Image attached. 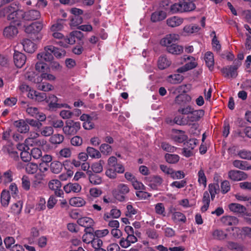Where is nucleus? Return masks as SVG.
<instances>
[{
  "mask_svg": "<svg viewBox=\"0 0 251 251\" xmlns=\"http://www.w3.org/2000/svg\"><path fill=\"white\" fill-rule=\"evenodd\" d=\"M196 7L193 0H181L178 3L171 5L170 9L172 13L191 12Z\"/></svg>",
  "mask_w": 251,
  "mask_h": 251,
  "instance_id": "nucleus-1",
  "label": "nucleus"
},
{
  "mask_svg": "<svg viewBox=\"0 0 251 251\" xmlns=\"http://www.w3.org/2000/svg\"><path fill=\"white\" fill-rule=\"evenodd\" d=\"M80 127V122L68 120L65 122V125L63 127V132L66 136H73L77 133Z\"/></svg>",
  "mask_w": 251,
  "mask_h": 251,
  "instance_id": "nucleus-2",
  "label": "nucleus"
},
{
  "mask_svg": "<svg viewBox=\"0 0 251 251\" xmlns=\"http://www.w3.org/2000/svg\"><path fill=\"white\" fill-rule=\"evenodd\" d=\"M186 86V85H183L179 86L178 88L179 92L182 91L183 93L180 94L176 97L175 102L180 106H184L185 104L190 102L192 100L191 97L188 94H186L187 92L185 89Z\"/></svg>",
  "mask_w": 251,
  "mask_h": 251,
  "instance_id": "nucleus-3",
  "label": "nucleus"
},
{
  "mask_svg": "<svg viewBox=\"0 0 251 251\" xmlns=\"http://www.w3.org/2000/svg\"><path fill=\"white\" fill-rule=\"evenodd\" d=\"M179 40V35L177 34L171 33L166 35L160 42L161 46L165 47L166 49L168 47L174 44Z\"/></svg>",
  "mask_w": 251,
  "mask_h": 251,
  "instance_id": "nucleus-4",
  "label": "nucleus"
},
{
  "mask_svg": "<svg viewBox=\"0 0 251 251\" xmlns=\"http://www.w3.org/2000/svg\"><path fill=\"white\" fill-rule=\"evenodd\" d=\"M42 21L33 22L25 28V32L28 34H37L39 33L44 27Z\"/></svg>",
  "mask_w": 251,
  "mask_h": 251,
  "instance_id": "nucleus-5",
  "label": "nucleus"
},
{
  "mask_svg": "<svg viewBox=\"0 0 251 251\" xmlns=\"http://www.w3.org/2000/svg\"><path fill=\"white\" fill-rule=\"evenodd\" d=\"M49 188L53 191L56 196L61 197L64 193L61 189V183L57 179H52L48 183Z\"/></svg>",
  "mask_w": 251,
  "mask_h": 251,
  "instance_id": "nucleus-6",
  "label": "nucleus"
},
{
  "mask_svg": "<svg viewBox=\"0 0 251 251\" xmlns=\"http://www.w3.org/2000/svg\"><path fill=\"white\" fill-rule=\"evenodd\" d=\"M228 177L235 181L246 179L248 176L244 172L238 170H231L228 173Z\"/></svg>",
  "mask_w": 251,
  "mask_h": 251,
  "instance_id": "nucleus-7",
  "label": "nucleus"
},
{
  "mask_svg": "<svg viewBox=\"0 0 251 251\" xmlns=\"http://www.w3.org/2000/svg\"><path fill=\"white\" fill-rule=\"evenodd\" d=\"M40 17V11L35 9L28 10L23 14V19L25 21H35L39 19Z\"/></svg>",
  "mask_w": 251,
  "mask_h": 251,
  "instance_id": "nucleus-8",
  "label": "nucleus"
},
{
  "mask_svg": "<svg viewBox=\"0 0 251 251\" xmlns=\"http://www.w3.org/2000/svg\"><path fill=\"white\" fill-rule=\"evenodd\" d=\"M240 65V63H237L234 65H231L228 67L223 68L221 70V72L225 75V77L230 75L231 77H236L237 75L236 70Z\"/></svg>",
  "mask_w": 251,
  "mask_h": 251,
  "instance_id": "nucleus-9",
  "label": "nucleus"
},
{
  "mask_svg": "<svg viewBox=\"0 0 251 251\" xmlns=\"http://www.w3.org/2000/svg\"><path fill=\"white\" fill-rule=\"evenodd\" d=\"M25 55L19 51H15L13 55V60L15 65L18 68H21L25 64L26 61Z\"/></svg>",
  "mask_w": 251,
  "mask_h": 251,
  "instance_id": "nucleus-10",
  "label": "nucleus"
},
{
  "mask_svg": "<svg viewBox=\"0 0 251 251\" xmlns=\"http://www.w3.org/2000/svg\"><path fill=\"white\" fill-rule=\"evenodd\" d=\"M204 111L202 109L195 110L193 109V111L187 117L188 123L194 122L200 120V119L204 116Z\"/></svg>",
  "mask_w": 251,
  "mask_h": 251,
  "instance_id": "nucleus-11",
  "label": "nucleus"
},
{
  "mask_svg": "<svg viewBox=\"0 0 251 251\" xmlns=\"http://www.w3.org/2000/svg\"><path fill=\"white\" fill-rule=\"evenodd\" d=\"M163 182V179L159 176H153L150 177V186L152 189L157 190L159 186H161Z\"/></svg>",
  "mask_w": 251,
  "mask_h": 251,
  "instance_id": "nucleus-12",
  "label": "nucleus"
},
{
  "mask_svg": "<svg viewBox=\"0 0 251 251\" xmlns=\"http://www.w3.org/2000/svg\"><path fill=\"white\" fill-rule=\"evenodd\" d=\"M46 50H50V51L52 52L55 57L60 59L65 56L66 52L63 49H59L52 45L46 46Z\"/></svg>",
  "mask_w": 251,
  "mask_h": 251,
  "instance_id": "nucleus-13",
  "label": "nucleus"
},
{
  "mask_svg": "<svg viewBox=\"0 0 251 251\" xmlns=\"http://www.w3.org/2000/svg\"><path fill=\"white\" fill-rule=\"evenodd\" d=\"M137 241V237L134 235H127L126 238L122 237L119 242L120 245L123 248H127L131 244Z\"/></svg>",
  "mask_w": 251,
  "mask_h": 251,
  "instance_id": "nucleus-14",
  "label": "nucleus"
},
{
  "mask_svg": "<svg viewBox=\"0 0 251 251\" xmlns=\"http://www.w3.org/2000/svg\"><path fill=\"white\" fill-rule=\"evenodd\" d=\"M119 192L122 195H118L116 198L119 201H122L125 199V195L129 192L128 186L125 184H120L117 187Z\"/></svg>",
  "mask_w": 251,
  "mask_h": 251,
  "instance_id": "nucleus-15",
  "label": "nucleus"
},
{
  "mask_svg": "<svg viewBox=\"0 0 251 251\" xmlns=\"http://www.w3.org/2000/svg\"><path fill=\"white\" fill-rule=\"evenodd\" d=\"M22 45L25 51L30 53L34 52L37 48L36 45L28 39H24Z\"/></svg>",
  "mask_w": 251,
  "mask_h": 251,
  "instance_id": "nucleus-16",
  "label": "nucleus"
},
{
  "mask_svg": "<svg viewBox=\"0 0 251 251\" xmlns=\"http://www.w3.org/2000/svg\"><path fill=\"white\" fill-rule=\"evenodd\" d=\"M63 189L66 193H79L81 190V186L77 183H69L64 186Z\"/></svg>",
  "mask_w": 251,
  "mask_h": 251,
  "instance_id": "nucleus-17",
  "label": "nucleus"
},
{
  "mask_svg": "<svg viewBox=\"0 0 251 251\" xmlns=\"http://www.w3.org/2000/svg\"><path fill=\"white\" fill-rule=\"evenodd\" d=\"M14 126L18 128L21 133H26L29 131V127L24 120H20L14 122Z\"/></svg>",
  "mask_w": 251,
  "mask_h": 251,
  "instance_id": "nucleus-18",
  "label": "nucleus"
},
{
  "mask_svg": "<svg viewBox=\"0 0 251 251\" xmlns=\"http://www.w3.org/2000/svg\"><path fill=\"white\" fill-rule=\"evenodd\" d=\"M18 33L17 28L15 25H10L6 27L3 30V35L8 38L14 37Z\"/></svg>",
  "mask_w": 251,
  "mask_h": 251,
  "instance_id": "nucleus-19",
  "label": "nucleus"
},
{
  "mask_svg": "<svg viewBox=\"0 0 251 251\" xmlns=\"http://www.w3.org/2000/svg\"><path fill=\"white\" fill-rule=\"evenodd\" d=\"M52 53L50 50H46V47H45L44 51L37 54V58L40 61L51 62L53 59Z\"/></svg>",
  "mask_w": 251,
  "mask_h": 251,
  "instance_id": "nucleus-20",
  "label": "nucleus"
},
{
  "mask_svg": "<svg viewBox=\"0 0 251 251\" xmlns=\"http://www.w3.org/2000/svg\"><path fill=\"white\" fill-rule=\"evenodd\" d=\"M89 177V180L91 183L94 185H99L102 182V178L96 173H93L91 171H87L86 172Z\"/></svg>",
  "mask_w": 251,
  "mask_h": 251,
  "instance_id": "nucleus-21",
  "label": "nucleus"
},
{
  "mask_svg": "<svg viewBox=\"0 0 251 251\" xmlns=\"http://www.w3.org/2000/svg\"><path fill=\"white\" fill-rule=\"evenodd\" d=\"M23 12L19 9L16 12L7 16V19L8 20H13L16 25H19L20 23L19 20L21 18H23Z\"/></svg>",
  "mask_w": 251,
  "mask_h": 251,
  "instance_id": "nucleus-22",
  "label": "nucleus"
},
{
  "mask_svg": "<svg viewBox=\"0 0 251 251\" xmlns=\"http://www.w3.org/2000/svg\"><path fill=\"white\" fill-rule=\"evenodd\" d=\"M167 17L166 13L163 11H157L152 13L151 15V21L152 22H158L164 20Z\"/></svg>",
  "mask_w": 251,
  "mask_h": 251,
  "instance_id": "nucleus-23",
  "label": "nucleus"
},
{
  "mask_svg": "<svg viewBox=\"0 0 251 251\" xmlns=\"http://www.w3.org/2000/svg\"><path fill=\"white\" fill-rule=\"evenodd\" d=\"M166 50L170 53L178 55L182 53L183 48L182 46L176 43L174 44L169 46Z\"/></svg>",
  "mask_w": 251,
  "mask_h": 251,
  "instance_id": "nucleus-24",
  "label": "nucleus"
},
{
  "mask_svg": "<svg viewBox=\"0 0 251 251\" xmlns=\"http://www.w3.org/2000/svg\"><path fill=\"white\" fill-rule=\"evenodd\" d=\"M44 175L40 173L36 174L34 177V180L32 182V187L34 189H39L43 184V180Z\"/></svg>",
  "mask_w": 251,
  "mask_h": 251,
  "instance_id": "nucleus-25",
  "label": "nucleus"
},
{
  "mask_svg": "<svg viewBox=\"0 0 251 251\" xmlns=\"http://www.w3.org/2000/svg\"><path fill=\"white\" fill-rule=\"evenodd\" d=\"M228 208L230 211L240 214L244 213L246 211V208L239 203H232L228 205Z\"/></svg>",
  "mask_w": 251,
  "mask_h": 251,
  "instance_id": "nucleus-26",
  "label": "nucleus"
},
{
  "mask_svg": "<svg viewBox=\"0 0 251 251\" xmlns=\"http://www.w3.org/2000/svg\"><path fill=\"white\" fill-rule=\"evenodd\" d=\"M221 221L226 226H235L238 224V219L234 216H226L221 218Z\"/></svg>",
  "mask_w": 251,
  "mask_h": 251,
  "instance_id": "nucleus-27",
  "label": "nucleus"
},
{
  "mask_svg": "<svg viewBox=\"0 0 251 251\" xmlns=\"http://www.w3.org/2000/svg\"><path fill=\"white\" fill-rule=\"evenodd\" d=\"M105 164L103 160L100 159L99 161L93 163L91 167L92 172L93 173H100L103 171V166Z\"/></svg>",
  "mask_w": 251,
  "mask_h": 251,
  "instance_id": "nucleus-28",
  "label": "nucleus"
},
{
  "mask_svg": "<svg viewBox=\"0 0 251 251\" xmlns=\"http://www.w3.org/2000/svg\"><path fill=\"white\" fill-rule=\"evenodd\" d=\"M204 60L206 66L210 71H212L214 68V64L213 54L210 51L206 52L204 56Z\"/></svg>",
  "mask_w": 251,
  "mask_h": 251,
  "instance_id": "nucleus-29",
  "label": "nucleus"
},
{
  "mask_svg": "<svg viewBox=\"0 0 251 251\" xmlns=\"http://www.w3.org/2000/svg\"><path fill=\"white\" fill-rule=\"evenodd\" d=\"M171 61L165 55L159 57L158 60V67L160 70H164L170 66Z\"/></svg>",
  "mask_w": 251,
  "mask_h": 251,
  "instance_id": "nucleus-30",
  "label": "nucleus"
},
{
  "mask_svg": "<svg viewBox=\"0 0 251 251\" xmlns=\"http://www.w3.org/2000/svg\"><path fill=\"white\" fill-rule=\"evenodd\" d=\"M202 202L203 205L201 207V209L202 212H204L208 209L210 202L209 194L207 191H205L203 193Z\"/></svg>",
  "mask_w": 251,
  "mask_h": 251,
  "instance_id": "nucleus-31",
  "label": "nucleus"
},
{
  "mask_svg": "<svg viewBox=\"0 0 251 251\" xmlns=\"http://www.w3.org/2000/svg\"><path fill=\"white\" fill-rule=\"evenodd\" d=\"M63 168L62 164L58 161H54L50 164V171L55 174H58L61 172Z\"/></svg>",
  "mask_w": 251,
  "mask_h": 251,
  "instance_id": "nucleus-32",
  "label": "nucleus"
},
{
  "mask_svg": "<svg viewBox=\"0 0 251 251\" xmlns=\"http://www.w3.org/2000/svg\"><path fill=\"white\" fill-rule=\"evenodd\" d=\"M183 23V19L176 16L170 18L167 20L168 26L174 27L180 25Z\"/></svg>",
  "mask_w": 251,
  "mask_h": 251,
  "instance_id": "nucleus-33",
  "label": "nucleus"
},
{
  "mask_svg": "<svg viewBox=\"0 0 251 251\" xmlns=\"http://www.w3.org/2000/svg\"><path fill=\"white\" fill-rule=\"evenodd\" d=\"M10 195L9 192L6 190H3L0 196V202L3 206L7 207L9 203Z\"/></svg>",
  "mask_w": 251,
  "mask_h": 251,
  "instance_id": "nucleus-34",
  "label": "nucleus"
},
{
  "mask_svg": "<svg viewBox=\"0 0 251 251\" xmlns=\"http://www.w3.org/2000/svg\"><path fill=\"white\" fill-rule=\"evenodd\" d=\"M77 223L79 226L85 227L88 226H93L94 221L89 217H84L78 219L77 221Z\"/></svg>",
  "mask_w": 251,
  "mask_h": 251,
  "instance_id": "nucleus-35",
  "label": "nucleus"
},
{
  "mask_svg": "<svg viewBox=\"0 0 251 251\" xmlns=\"http://www.w3.org/2000/svg\"><path fill=\"white\" fill-rule=\"evenodd\" d=\"M86 151L90 157L92 158H100L101 156L100 151L94 148L88 147L86 149Z\"/></svg>",
  "mask_w": 251,
  "mask_h": 251,
  "instance_id": "nucleus-36",
  "label": "nucleus"
},
{
  "mask_svg": "<svg viewBox=\"0 0 251 251\" xmlns=\"http://www.w3.org/2000/svg\"><path fill=\"white\" fill-rule=\"evenodd\" d=\"M99 149L100 153H101L106 156L110 155L112 151L111 146L105 143L102 144L100 146Z\"/></svg>",
  "mask_w": 251,
  "mask_h": 251,
  "instance_id": "nucleus-37",
  "label": "nucleus"
},
{
  "mask_svg": "<svg viewBox=\"0 0 251 251\" xmlns=\"http://www.w3.org/2000/svg\"><path fill=\"white\" fill-rule=\"evenodd\" d=\"M169 81L173 84H178L184 79V77L179 74H173L168 76Z\"/></svg>",
  "mask_w": 251,
  "mask_h": 251,
  "instance_id": "nucleus-38",
  "label": "nucleus"
},
{
  "mask_svg": "<svg viewBox=\"0 0 251 251\" xmlns=\"http://www.w3.org/2000/svg\"><path fill=\"white\" fill-rule=\"evenodd\" d=\"M172 219L175 223H185L186 218L185 216L180 212H175L172 215Z\"/></svg>",
  "mask_w": 251,
  "mask_h": 251,
  "instance_id": "nucleus-39",
  "label": "nucleus"
},
{
  "mask_svg": "<svg viewBox=\"0 0 251 251\" xmlns=\"http://www.w3.org/2000/svg\"><path fill=\"white\" fill-rule=\"evenodd\" d=\"M38 165L34 163H28L25 166L26 172L28 174H35L38 170Z\"/></svg>",
  "mask_w": 251,
  "mask_h": 251,
  "instance_id": "nucleus-40",
  "label": "nucleus"
},
{
  "mask_svg": "<svg viewBox=\"0 0 251 251\" xmlns=\"http://www.w3.org/2000/svg\"><path fill=\"white\" fill-rule=\"evenodd\" d=\"M86 202L81 198L75 197L70 200V204L74 206L81 207L85 205Z\"/></svg>",
  "mask_w": 251,
  "mask_h": 251,
  "instance_id": "nucleus-41",
  "label": "nucleus"
},
{
  "mask_svg": "<svg viewBox=\"0 0 251 251\" xmlns=\"http://www.w3.org/2000/svg\"><path fill=\"white\" fill-rule=\"evenodd\" d=\"M188 138L187 136L185 134V132L182 130H178V133L174 136V140L175 142L178 143H183Z\"/></svg>",
  "mask_w": 251,
  "mask_h": 251,
  "instance_id": "nucleus-42",
  "label": "nucleus"
},
{
  "mask_svg": "<svg viewBox=\"0 0 251 251\" xmlns=\"http://www.w3.org/2000/svg\"><path fill=\"white\" fill-rule=\"evenodd\" d=\"M213 237L217 240H224L227 237V234L221 229H216L212 233Z\"/></svg>",
  "mask_w": 251,
  "mask_h": 251,
  "instance_id": "nucleus-43",
  "label": "nucleus"
},
{
  "mask_svg": "<svg viewBox=\"0 0 251 251\" xmlns=\"http://www.w3.org/2000/svg\"><path fill=\"white\" fill-rule=\"evenodd\" d=\"M200 29L199 25L194 24L187 25L183 28L184 32L190 34L198 32Z\"/></svg>",
  "mask_w": 251,
  "mask_h": 251,
  "instance_id": "nucleus-44",
  "label": "nucleus"
},
{
  "mask_svg": "<svg viewBox=\"0 0 251 251\" xmlns=\"http://www.w3.org/2000/svg\"><path fill=\"white\" fill-rule=\"evenodd\" d=\"M198 182L200 185H203L204 188L206 186L207 179L205 175L204 170L201 168L199 170L198 174Z\"/></svg>",
  "mask_w": 251,
  "mask_h": 251,
  "instance_id": "nucleus-45",
  "label": "nucleus"
},
{
  "mask_svg": "<svg viewBox=\"0 0 251 251\" xmlns=\"http://www.w3.org/2000/svg\"><path fill=\"white\" fill-rule=\"evenodd\" d=\"M18 9L19 8L16 4H12L10 5H8L4 7L1 12L3 13L4 14L7 15V16L9 14H11L16 12Z\"/></svg>",
  "mask_w": 251,
  "mask_h": 251,
  "instance_id": "nucleus-46",
  "label": "nucleus"
},
{
  "mask_svg": "<svg viewBox=\"0 0 251 251\" xmlns=\"http://www.w3.org/2000/svg\"><path fill=\"white\" fill-rule=\"evenodd\" d=\"M57 98L54 95H50L47 100V101L49 103L50 107L53 108H59L61 107V105L57 103Z\"/></svg>",
  "mask_w": 251,
  "mask_h": 251,
  "instance_id": "nucleus-47",
  "label": "nucleus"
},
{
  "mask_svg": "<svg viewBox=\"0 0 251 251\" xmlns=\"http://www.w3.org/2000/svg\"><path fill=\"white\" fill-rule=\"evenodd\" d=\"M64 136L60 134H55L50 138V142L53 144H60L64 141Z\"/></svg>",
  "mask_w": 251,
  "mask_h": 251,
  "instance_id": "nucleus-48",
  "label": "nucleus"
},
{
  "mask_svg": "<svg viewBox=\"0 0 251 251\" xmlns=\"http://www.w3.org/2000/svg\"><path fill=\"white\" fill-rule=\"evenodd\" d=\"M165 158L166 161L170 164L176 163L179 160V156L176 154L166 153Z\"/></svg>",
  "mask_w": 251,
  "mask_h": 251,
  "instance_id": "nucleus-49",
  "label": "nucleus"
},
{
  "mask_svg": "<svg viewBox=\"0 0 251 251\" xmlns=\"http://www.w3.org/2000/svg\"><path fill=\"white\" fill-rule=\"evenodd\" d=\"M54 130L53 127L50 126H46L40 130V134L44 137H49L52 135Z\"/></svg>",
  "mask_w": 251,
  "mask_h": 251,
  "instance_id": "nucleus-50",
  "label": "nucleus"
},
{
  "mask_svg": "<svg viewBox=\"0 0 251 251\" xmlns=\"http://www.w3.org/2000/svg\"><path fill=\"white\" fill-rule=\"evenodd\" d=\"M64 28V25L62 20L58 21L53 24L50 27V31L52 32L61 31Z\"/></svg>",
  "mask_w": 251,
  "mask_h": 251,
  "instance_id": "nucleus-51",
  "label": "nucleus"
},
{
  "mask_svg": "<svg viewBox=\"0 0 251 251\" xmlns=\"http://www.w3.org/2000/svg\"><path fill=\"white\" fill-rule=\"evenodd\" d=\"M174 123L180 126L190 125V123H188L187 117L185 118L181 116L175 117L174 119Z\"/></svg>",
  "mask_w": 251,
  "mask_h": 251,
  "instance_id": "nucleus-52",
  "label": "nucleus"
},
{
  "mask_svg": "<svg viewBox=\"0 0 251 251\" xmlns=\"http://www.w3.org/2000/svg\"><path fill=\"white\" fill-rule=\"evenodd\" d=\"M193 108L192 106L188 105L186 106H181L179 107L177 111L182 115H189L193 111Z\"/></svg>",
  "mask_w": 251,
  "mask_h": 251,
  "instance_id": "nucleus-53",
  "label": "nucleus"
},
{
  "mask_svg": "<svg viewBox=\"0 0 251 251\" xmlns=\"http://www.w3.org/2000/svg\"><path fill=\"white\" fill-rule=\"evenodd\" d=\"M2 182L4 184L11 182L12 180V172L10 170L4 172L2 175Z\"/></svg>",
  "mask_w": 251,
  "mask_h": 251,
  "instance_id": "nucleus-54",
  "label": "nucleus"
},
{
  "mask_svg": "<svg viewBox=\"0 0 251 251\" xmlns=\"http://www.w3.org/2000/svg\"><path fill=\"white\" fill-rule=\"evenodd\" d=\"M238 155L242 159L251 160V151L245 150H240L238 152Z\"/></svg>",
  "mask_w": 251,
  "mask_h": 251,
  "instance_id": "nucleus-55",
  "label": "nucleus"
},
{
  "mask_svg": "<svg viewBox=\"0 0 251 251\" xmlns=\"http://www.w3.org/2000/svg\"><path fill=\"white\" fill-rule=\"evenodd\" d=\"M102 192L100 189L93 187L91 188L89 190L90 196L94 198H97L100 196L102 194Z\"/></svg>",
  "mask_w": 251,
  "mask_h": 251,
  "instance_id": "nucleus-56",
  "label": "nucleus"
},
{
  "mask_svg": "<svg viewBox=\"0 0 251 251\" xmlns=\"http://www.w3.org/2000/svg\"><path fill=\"white\" fill-rule=\"evenodd\" d=\"M155 212L159 215H161L163 216H165V209L163 203H158L155 206Z\"/></svg>",
  "mask_w": 251,
  "mask_h": 251,
  "instance_id": "nucleus-57",
  "label": "nucleus"
},
{
  "mask_svg": "<svg viewBox=\"0 0 251 251\" xmlns=\"http://www.w3.org/2000/svg\"><path fill=\"white\" fill-rule=\"evenodd\" d=\"M37 88L39 90L47 92L53 89V86L48 83L42 82L41 84L37 85Z\"/></svg>",
  "mask_w": 251,
  "mask_h": 251,
  "instance_id": "nucleus-58",
  "label": "nucleus"
},
{
  "mask_svg": "<svg viewBox=\"0 0 251 251\" xmlns=\"http://www.w3.org/2000/svg\"><path fill=\"white\" fill-rule=\"evenodd\" d=\"M83 19L81 16H73L71 19V25L77 26L82 23Z\"/></svg>",
  "mask_w": 251,
  "mask_h": 251,
  "instance_id": "nucleus-59",
  "label": "nucleus"
},
{
  "mask_svg": "<svg viewBox=\"0 0 251 251\" xmlns=\"http://www.w3.org/2000/svg\"><path fill=\"white\" fill-rule=\"evenodd\" d=\"M40 134L36 133V132H33L30 134V136L25 139V143L27 145H31L32 146L33 143L34 142V140H35L37 138H38L40 136Z\"/></svg>",
  "mask_w": 251,
  "mask_h": 251,
  "instance_id": "nucleus-60",
  "label": "nucleus"
},
{
  "mask_svg": "<svg viewBox=\"0 0 251 251\" xmlns=\"http://www.w3.org/2000/svg\"><path fill=\"white\" fill-rule=\"evenodd\" d=\"M233 165L235 167L241 170H247V162L239 160H235L233 162Z\"/></svg>",
  "mask_w": 251,
  "mask_h": 251,
  "instance_id": "nucleus-61",
  "label": "nucleus"
},
{
  "mask_svg": "<svg viewBox=\"0 0 251 251\" xmlns=\"http://www.w3.org/2000/svg\"><path fill=\"white\" fill-rule=\"evenodd\" d=\"M197 144V140L196 139H190L184 143V147L193 150Z\"/></svg>",
  "mask_w": 251,
  "mask_h": 251,
  "instance_id": "nucleus-62",
  "label": "nucleus"
},
{
  "mask_svg": "<svg viewBox=\"0 0 251 251\" xmlns=\"http://www.w3.org/2000/svg\"><path fill=\"white\" fill-rule=\"evenodd\" d=\"M22 208V203L20 201L14 203L11 207V209L14 214H19Z\"/></svg>",
  "mask_w": 251,
  "mask_h": 251,
  "instance_id": "nucleus-63",
  "label": "nucleus"
},
{
  "mask_svg": "<svg viewBox=\"0 0 251 251\" xmlns=\"http://www.w3.org/2000/svg\"><path fill=\"white\" fill-rule=\"evenodd\" d=\"M83 140L82 138L79 136H75L71 140V145L74 146H80L82 145Z\"/></svg>",
  "mask_w": 251,
  "mask_h": 251,
  "instance_id": "nucleus-64",
  "label": "nucleus"
}]
</instances>
